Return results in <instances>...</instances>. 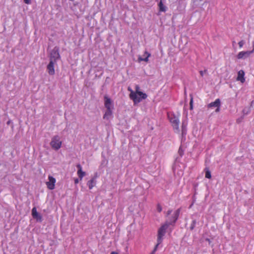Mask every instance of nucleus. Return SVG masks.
<instances>
[{"label": "nucleus", "mask_w": 254, "mask_h": 254, "mask_svg": "<svg viewBox=\"0 0 254 254\" xmlns=\"http://www.w3.org/2000/svg\"><path fill=\"white\" fill-rule=\"evenodd\" d=\"M178 154H179L181 157H182L184 155V150L183 149L182 145H181L179 148Z\"/></svg>", "instance_id": "nucleus-24"}, {"label": "nucleus", "mask_w": 254, "mask_h": 254, "mask_svg": "<svg viewBox=\"0 0 254 254\" xmlns=\"http://www.w3.org/2000/svg\"><path fill=\"white\" fill-rule=\"evenodd\" d=\"M61 56L59 53V48L55 47L51 51L50 56V61L57 63V61L60 59Z\"/></svg>", "instance_id": "nucleus-3"}, {"label": "nucleus", "mask_w": 254, "mask_h": 254, "mask_svg": "<svg viewBox=\"0 0 254 254\" xmlns=\"http://www.w3.org/2000/svg\"><path fill=\"white\" fill-rule=\"evenodd\" d=\"M192 205V204H191V205H190V208L191 207Z\"/></svg>", "instance_id": "nucleus-39"}, {"label": "nucleus", "mask_w": 254, "mask_h": 254, "mask_svg": "<svg viewBox=\"0 0 254 254\" xmlns=\"http://www.w3.org/2000/svg\"><path fill=\"white\" fill-rule=\"evenodd\" d=\"M245 72L243 70L239 71L238 73V76L237 80L240 81L242 83H244L245 81V78L244 77Z\"/></svg>", "instance_id": "nucleus-15"}, {"label": "nucleus", "mask_w": 254, "mask_h": 254, "mask_svg": "<svg viewBox=\"0 0 254 254\" xmlns=\"http://www.w3.org/2000/svg\"><path fill=\"white\" fill-rule=\"evenodd\" d=\"M104 105L107 110H113L114 109V104L113 101L110 97L105 95L104 97Z\"/></svg>", "instance_id": "nucleus-6"}, {"label": "nucleus", "mask_w": 254, "mask_h": 254, "mask_svg": "<svg viewBox=\"0 0 254 254\" xmlns=\"http://www.w3.org/2000/svg\"><path fill=\"white\" fill-rule=\"evenodd\" d=\"M253 50L252 51H249V52H252V53L254 52V41L253 42Z\"/></svg>", "instance_id": "nucleus-35"}, {"label": "nucleus", "mask_w": 254, "mask_h": 254, "mask_svg": "<svg viewBox=\"0 0 254 254\" xmlns=\"http://www.w3.org/2000/svg\"><path fill=\"white\" fill-rule=\"evenodd\" d=\"M77 174L80 181L82 180L83 177L85 175V172L82 170L77 171Z\"/></svg>", "instance_id": "nucleus-20"}, {"label": "nucleus", "mask_w": 254, "mask_h": 254, "mask_svg": "<svg viewBox=\"0 0 254 254\" xmlns=\"http://www.w3.org/2000/svg\"><path fill=\"white\" fill-rule=\"evenodd\" d=\"M172 210H169L168 211H167V215L168 216L169 215L171 212H172Z\"/></svg>", "instance_id": "nucleus-34"}, {"label": "nucleus", "mask_w": 254, "mask_h": 254, "mask_svg": "<svg viewBox=\"0 0 254 254\" xmlns=\"http://www.w3.org/2000/svg\"><path fill=\"white\" fill-rule=\"evenodd\" d=\"M158 7L159 8V11L162 12H165L167 10V7L165 6L162 0H160L158 3Z\"/></svg>", "instance_id": "nucleus-18"}, {"label": "nucleus", "mask_w": 254, "mask_h": 254, "mask_svg": "<svg viewBox=\"0 0 254 254\" xmlns=\"http://www.w3.org/2000/svg\"><path fill=\"white\" fill-rule=\"evenodd\" d=\"M208 108L216 107V112H219L220 110L221 101L220 99H216L214 102H211L208 105Z\"/></svg>", "instance_id": "nucleus-8"}, {"label": "nucleus", "mask_w": 254, "mask_h": 254, "mask_svg": "<svg viewBox=\"0 0 254 254\" xmlns=\"http://www.w3.org/2000/svg\"><path fill=\"white\" fill-rule=\"evenodd\" d=\"M79 180H80L79 179H78V178L74 179V184L75 185L79 183Z\"/></svg>", "instance_id": "nucleus-33"}, {"label": "nucleus", "mask_w": 254, "mask_h": 254, "mask_svg": "<svg viewBox=\"0 0 254 254\" xmlns=\"http://www.w3.org/2000/svg\"><path fill=\"white\" fill-rule=\"evenodd\" d=\"M137 95L138 98L141 99V101L142 99H145L147 97V95L146 93H144L141 91H140L137 93Z\"/></svg>", "instance_id": "nucleus-19"}, {"label": "nucleus", "mask_w": 254, "mask_h": 254, "mask_svg": "<svg viewBox=\"0 0 254 254\" xmlns=\"http://www.w3.org/2000/svg\"><path fill=\"white\" fill-rule=\"evenodd\" d=\"M161 244H158V243H157L156 245H155L153 250L152 251V252L150 254H155V252H156V251L158 249V248L159 247V246Z\"/></svg>", "instance_id": "nucleus-25"}, {"label": "nucleus", "mask_w": 254, "mask_h": 254, "mask_svg": "<svg viewBox=\"0 0 254 254\" xmlns=\"http://www.w3.org/2000/svg\"><path fill=\"white\" fill-rule=\"evenodd\" d=\"M97 177V173H95L94 177L88 181L87 185L90 190H91L95 186L96 184V179Z\"/></svg>", "instance_id": "nucleus-14"}, {"label": "nucleus", "mask_w": 254, "mask_h": 254, "mask_svg": "<svg viewBox=\"0 0 254 254\" xmlns=\"http://www.w3.org/2000/svg\"><path fill=\"white\" fill-rule=\"evenodd\" d=\"M139 86L138 85H136L135 87V91L134 92L136 93V94L138 93V92H140V91H139Z\"/></svg>", "instance_id": "nucleus-27"}, {"label": "nucleus", "mask_w": 254, "mask_h": 254, "mask_svg": "<svg viewBox=\"0 0 254 254\" xmlns=\"http://www.w3.org/2000/svg\"><path fill=\"white\" fill-rule=\"evenodd\" d=\"M113 114V110H106L104 116H103V119L109 120L110 117H111L112 116Z\"/></svg>", "instance_id": "nucleus-17"}, {"label": "nucleus", "mask_w": 254, "mask_h": 254, "mask_svg": "<svg viewBox=\"0 0 254 254\" xmlns=\"http://www.w3.org/2000/svg\"><path fill=\"white\" fill-rule=\"evenodd\" d=\"M111 254H119L117 252L113 251L111 253Z\"/></svg>", "instance_id": "nucleus-37"}, {"label": "nucleus", "mask_w": 254, "mask_h": 254, "mask_svg": "<svg viewBox=\"0 0 254 254\" xmlns=\"http://www.w3.org/2000/svg\"><path fill=\"white\" fill-rule=\"evenodd\" d=\"M205 240L207 241L209 244L211 243L210 240L208 238H206Z\"/></svg>", "instance_id": "nucleus-36"}, {"label": "nucleus", "mask_w": 254, "mask_h": 254, "mask_svg": "<svg viewBox=\"0 0 254 254\" xmlns=\"http://www.w3.org/2000/svg\"><path fill=\"white\" fill-rule=\"evenodd\" d=\"M196 224V220L195 219L193 220L190 224V230L192 231L194 229V228L195 227Z\"/></svg>", "instance_id": "nucleus-23"}, {"label": "nucleus", "mask_w": 254, "mask_h": 254, "mask_svg": "<svg viewBox=\"0 0 254 254\" xmlns=\"http://www.w3.org/2000/svg\"><path fill=\"white\" fill-rule=\"evenodd\" d=\"M205 172V178L207 179L211 178V172L208 168H205L204 169Z\"/></svg>", "instance_id": "nucleus-21"}, {"label": "nucleus", "mask_w": 254, "mask_h": 254, "mask_svg": "<svg viewBox=\"0 0 254 254\" xmlns=\"http://www.w3.org/2000/svg\"><path fill=\"white\" fill-rule=\"evenodd\" d=\"M32 216L37 222H41L43 221L42 215L37 212L35 207H34L32 209Z\"/></svg>", "instance_id": "nucleus-9"}, {"label": "nucleus", "mask_w": 254, "mask_h": 254, "mask_svg": "<svg viewBox=\"0 0 254 254\" xmlns=\"http://www.w3.org/2000/svg\"><path fill=\"white\" fill-rule=\"evenodd\" d=\"M181 210V208H179L174 212L173 215L171 216L170 218V222H168V223H170V225H174L175 223L176 222L179 218Z\"/></svg>", "instance_id": "nucleus-7"}, {"label": "nucleus", "mask_w": 254, "mask_h": 254, "mask_svg": "<svg viewBox=\"0 0 254 254\" xmlns=\"http://www.w3.org/2000/svg\"><path fill=\"white\" fill-rule=\"evenodd\" d=\"M56 63H57L52 61H50L49 64L47 65V70L49 75H54L55 74V64H56Z\"/></svg>", "instance_id": "nucleus-10"}, {"label": "nucleus", "mask_w": 254, "mask_h": 254, "mask_svg": "<svg viewBox=\"0 0 254 254\" xmlns=\"http://www.w3.org/2000/svg\"><path fill=\"white\" fill-rule=\"evenodd\" d=\"M207 69H205L203 71L200 70L199 71L200 74L201 75V76H203L204 75V73H206L207 72Z\"/></svg>", "instance_id": "nucleus-30"}, {"label": "nucleus", "mask_w": 254, "mask_h": 254, "mask_svg": "<svg viewBox=\"0 0 254 254\" xmlns=\"http://www.w3.org/2000/svg\"><path fill=\"white\" fill-rule=\"evenodd\" d=\"M168 118L175 132L179 133L180 132L179 116L175 115L174 113H168Z\"/></svg>", "instance_id": "nucleus-1"}, {"label": "nucleus", "mask_w": 254, "mask_h": 254, "mask_svg": "<svg viewBox=\"0 0 254 254\" xmlns=\"http://www.w3.org/2000/svg\"><path fill=\"white\" fill-rule=\"evenodd\" d=\"M251 107H246L243 110L244 115H248L251 112Z\"/></svg>", "instance_id": "nucleus-22"}, {"label": "nucleus", "mask_w": 254, "mask_h": 254, "mask_svg": "<svg viewBox=\"0 0 254 254\" xmlns=\"http://www.w3.org/2000/svg\"><path fill=\"white\" fill-rule=\"evenodd\" d=\"M170 225V223H168V222L166 221L158 229L157 235V242L158 243V244H162L164 237L166 233V231Z\"/></svg>", "instance_id": "nucleus-2"}, {"label": "nucleus", "mask_w": 254, "mask_h": 254, "mask_svg": "<svg viewBox=\"0 0 254 254\" xmlns=\"http://www.w3.org/2000/svg\"><path fill=\"white\" fill-rule=\"evenodd\" d=\"M187 122L186 120H183L182 121L181 129H182V138L186 137V136L187 133Z\"/></svg>", "instance_id": "nucleus-12"}, {"label": "nucleus", "mask_w": 254, "mask_h": 254, "mask_svg": "<svg viewBox=\"0 0 254 254\" xmlns=\"http://www.w3.org/2000/svg\"><path fill=\"white\" fill-rule=\"evenodd\" d=\"M238 44H239V46L240 47V48H242L244 44V42L243 40H242L241 41H240L239 43H238Z\"/></svg>", "instance_id": "nucleus-28"}, {"label": "nucleus", "mask_w": 254, "mask_h": 254, "mask_svg": "<svg viewBox=\"0 0 254 254\" xmlns=\"http://www.w3.org/2000/svg\"><path fill=\"white\" fill-rule=\"evenodd\" d=\"M50 145L52 147L56 150H59L62 146V141L60 140V137L59 135H55L52 138Z\"/></svg>", "instance_id": "nucleus-4"}, {"label": "nucleus", "mask_w": 254, "mask_h": 254, "mask_svg": "<svg viewBox=\"0 0 254 254\" xmlns=\"http://www.w3.org/2000/svg\"><path fill=\"white\" fill-rule=\"evenodd\" d=\"M251 54H252V52H249V51H242L238 53L237 58L238 59H245L249 57Z\"/></svg>", "instance_id": "nucleus-13"}, {"label": "nucleus", "mask_w": 254, "mask_h": 254, "mask_svg": "<svg viewBox=\"0 0 254 254\" xmlns=\"http://www.w3.org/2000/svg\"><path fill=\"white\" fill-rule=\"evenodd\" d=\"M24 2L26 3V4H30L31 3V0H24Z\"/></svg>", "instance_id": "nucleus-32"}, {"label": "nucleus", "mask_w": 254, "mask_h": 254, "mask_svg": "<svg viewBox=\"0 0 254 254\" xmlns=\"http://www.w3.org/2000/svg\"><path fill=\"white\" fill-rule=\"evenodd\" d=\"M76 167L78 169L77 171L82 170V166L80 164H78L76 165Z\"/></svg>", "instance_id": "nucleus-31"}, {"label": "nucleus", "mask_w": 254, "mask_h": 254, "mask_svg": "<svg viewBox=\"0 0 254 254\" xmlns=\"http://www.w3.org/2000/svg\"><path fill=\"white\" fill-rule=\"evenodd\" d=\"M150 56H151V54L149 53H148L147 51H145L144 53V54H143V56H144L145 58H142L139 57L138 58V60L139 61H144L146 62H148V58L149 57H150Z\"/></svg>", "instance_id": "nucleus-16"}, {"label": "nucleus", "mask_w": 254, "mask_h": 254, "mask_svg": "<svg viewBox=\"0 0 254 254\" xmlns=\"http://www.w3.org/2000/svg\"><path fill=\"white\" fill-rule=\"evenodd\" d=\"M157 210L159 212H161L162 210V207L160 205V204H158L157 205Z\"/></svg>", "instance_id": "nucleus-29"}, {"label": "nucleus", "mask_w": 254, "mask_h": 254, "mask_svg": "<svg viewBox=\"0 0 254 254\" xmlns=\"http://www.w3.org/2000/svg\"><path fill=\"white\" fill-rule=\"evenodd\" d=\"M10 123H11V121H10V120H9V121H8L7 122L6 124H7V125H9V124H10Z\"/></svg>", "instance_id": "nucleus-38"}, {"label": "nucleus", "mask_w": 254, "mask_h": 254, "mask_svg": "<svg viewBox=\"0 0 254 254\" xmlns=\"http://www.w3.org/2000/svg\"><path fill=\"white\" fill-rule=\"evenodd\" d=\"M190 110H192L193 109V97L192 96H191V98H190Z\"/></svg>", "instance_id": "nucleus-26"}, {"label": "nucleus", "mask_w": 254, "mask_h": 254, "mask_svg": "<svg viewBox=\"0 0 254 254\" xmlns=\"http://www.w3.org/2000/svg\"><path fill=\"white\" fill-rule=\"evenodd\" d=\"M49 182L46 183L47 188L51 190H54L55 189L56 179L55 178L51 176L48 177Z\"/></svg>", "instance_id": "nucleus-11"}, {"label": "nucleus", "mask_w": 254, "mask_h": 254, "mask_svg": "<svg viewBox=\"0 0 254 254\" xmlns=\"http://www.w3.org/2000/svg\"><path fill=\"white\" fill-rule=\"evenodd\" d=\"M127 90L129 91L130 93L129 94V98L131 100H132L134 103V104H136L139 103L141 102V99L138 98L136 93H135L131 88L130 87H128Z\"/></svg>", "instance_id": "nucleus-5"}]
</instances>
